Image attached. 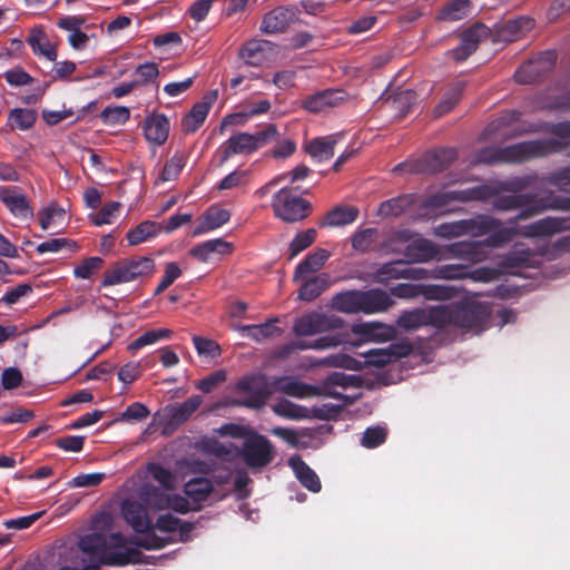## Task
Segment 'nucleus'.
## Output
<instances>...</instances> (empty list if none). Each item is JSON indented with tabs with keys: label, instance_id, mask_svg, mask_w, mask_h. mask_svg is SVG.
Listing matches in <instances>:
<instances>
[{
	"label": "nucleus",
	"instance_id": "f257e3e1",
	"mask_svg": "<svg viewBox=\"0 0 570 570\" xmlns=\"http://www.w3.org/2000/svg\"><path fill=\"white\" fill-rule=\"evenodd\" d=\"M546 130L558 139H537L504 147H485L478 153L476 159L487 165L522 164L559 153L570 144V120L549 124Z\"/></svg>",
	"mask_w": 570,
	"mask_h": 570
},
{
	"label": "nucleus",
	"instance_id": "f03ea898",
	"mask_svg": "<svg viewBox=\"0 0 570 570\" xmlns=\"http://www.w3.org/2000/svg\"><path fill=\"white\" fill-rule=\"evenodd\" d=\"M568 229H570L569 217L548 216L523 227H502L500 224L495 229L489 232L491 235L483 240L484 248L500 247L511 242L517 235L527 238L548 237Z\"/></svg>",
	"mask_w": 570,
	"mask_h": 570
},
{
	"label": "nucleus",
	"instance_id": "7ed1b4c3",
	"mask_svg": "<svg viewBox=\"0 0 570 570\" xmlns=\"http://www.w3.org/2000/svg\"><path fill=\"white\" fill-rule=\"evenodd\" d=\"M156 272V264L151 257H129L116 262L105 271L101 286H114L134 282L142 277H150Z\"/></svg>",
	"mask_w": 570,
	"mask_h": 570
},
{
	"label": "nucleus",
	"instance_id": "20e7f679",
	"mask_svg": "<svg viewBox=\"0 0 570 570\" xmlns=\"http://www.w3.org/2000/svg\"><path fill=\"white\" fill-rule=\"evenodd\" d=\"M274 216L285 223H297L309 216L312 204L293 194L292 188L283 187L272 199Z\"/></svg>",
	"mask_w": 570,
	"mask_h": 570
},
{
	"label": "nucleus",
	"instance_id": "39448f33",
	"mask_svg": "<svg viewBox=\"0 0 570 570\" xmlns=\"http://www.w3.org/2000/svg\"><path fill=\"white\" fill-rule=\"evenodd\" d=\"M499 225V219L489 216H480L478 218L439 224L433 227V235L446 239L468 234L472 236H483L489 234L490 230L495 229Z\"/></svg>",
	"mask_w": 570,
	"mask_h": 570
},
{
	"label": "nucleus",
	"instance_id": "423d86ee",
	"mask_svg": "<svg viewBox=\"0 0 570 570\" xmlns=\"http://www.w3.org/2000/svg\"><path fill=\"white\" fill-rule=\"evenodd\" d=\"M492 198V206L498 210L510 212L519 209V213L509 220L511 224L519 220H527L544 212V207L540 205L539 196L533 193L517 195L497 194Z\"/></svg>",
	"mask_w": 570,
	"mask_h": 570
},
{
	"label": "nucleus",
	"instance_id": "0eeeda50",
	"mask_svg": "<svg viewBox=\"0 0 570 570\" xmlns=\"http://www.w3.org/2000/svg\"><path fill=\"white\" fill-rule=\"evenodd\" d=\"M235 391L247 393L248 396L235 399L230 401V405L252 410H261L272 394L265 377L257 374L242 376L235 385Z\"/></svg>",
	"mask_w": 570,
	"mask_h": 570
},
{
	"label": "nucleus",
	"instance_id": "6e6552de",
	"mask_svg": "<svg viewBox=\"0 0 570 570\" xmlns=\"http://www.w3.org/2000/svg\"><path fill=\"white\" fill-rule=\"evenodd\" d=\"M557 53L552 50L540 52L522 63L514 72V79L521 85H532L546 78L554 68Z\"/></svg>",
	"mask_w": 570,
	"mask_h": 570
},
{
	"label": "nucleus",
	"instance_id": "1a4fd4ad",
	"mask_svg": "<svg viewBox=\"0 0 570 570\" xmlns=\"http://www.w3.org/2000/svg\"><path fill=\"white\" fill-rule=\"evenodd\" d=\"M345 322L337 315L322 312H311L298 317L293 326L297 336H312L318 333L341 330Z\"/></svg>",
	"mask_w": 570,
	"mask_h": 570
},
{
	"label": "nucleus",
	"instance_id": "9d476101",
	"mask_svg": "<svg viewBox=\"0 0 570 570\" xmlns=\"http://www.w3.org/2000/svg\"><path fill=\"white\" fill-rule=\"evenodd\" d=\"M493 193L494 190L490 185H480L462 190L438 191L428 196L424 206L426 208L438 209L452 202L466 203L471 200H488Z\"/></svg>",
	"mask_w": 570,
	"mask_h": 570
},
{
	"label": "nucleus",
	"instance_id": "9b49d317",
	"mask_svg": "<svg viewBox=\"0 0 570 570\" xmlns=\"http://www.w3.org/2000/svg\"><path fill=\"white\" fill-rule=\"evenodd\" d=\"M242 458L250 469H262L274 460L272 442L263 434L253 433L242 449Z\"/></svg>",
	"mask_w": 570,
	"mask_h": 570
},
{
	"label": "nucleus",
	"instance_id": "f8f14e48",
	"mask_svg": "<svg viewBox=\"0 0 570 570\" xmlns=\"http://www.w3.org/2000/svg\"><path fill=\"white\" fill-rule=\"evenodd\" d=\"M454 326L468 330H482L490 317L488 307L480 302H464L453 305Z\"/></svg>",
	"mask_w": 570,
	"mask_h": 570
},
{
	"label": "nucleus",
	"instance_id": "ddd939ff",
	"mask_svg": "<svg viewBox=\"0 0 570 570\" xmlns=\"http://www.w3.org/2000/svg\"><path fill=\"white\" fill-rule=\"evenodd\" d=\"M298 16L295 6H279L264 14L261 31L266 35L284 32Z\"/></svg>",
	"mask_w": 570,
	"mask_h": 570
},
{
	"label": "nucleus",
	"instance_id": "4468645a",
	"mask_svg": "<svg viewBox=\"0 0 570 570\" xmlns=\"http://www.w3.org/2000/svg\"><path fill=\"white\" fill-rule=\"evenodd\" d=\"M491 35L490 29L476 22L461 33L460 45L452 50V57L456 61L466 60L473 52L476 51L479 43Z\"/></svg>",
	"mask_w": 570,
	"mask_h": 570
},
{
	"label": "nucleus",
	"instance_id": "2eb2a0df",
	"mask_svg": "<svg viewBox=\"0 0 570 570\" xmlns=\"http://www.w3.org/2000/svg\"><path fill=\"white\" fill-rule=\"evenodd\" d=\"M410 263L405 262L404 266V278L405 279H424V278H442V279H460L468 275V271L464 265L460 264H446L438 266L432 271L425 268L411 267Z\"/></svg>",
	"mask_w": 570,
	"mask_h": 570
},
{
	"label": "nucleus",
	"instance_id": "dca6fc26",
	"mask_svg": "<svg viewBox=\"0 0 570 570\" xmlns=\"http://www.w3.org/2000/svg\"><path fill=\"white\" fill-rule=\"evenodd\" d=\"M458 157L455 148H438L428 151L416 163L415 170L420 173L436 174L448 169Z\"/></svg>",
	"mask_w": 570,
	"mask_h": 570
},
{
	"label": "nucleus",
	"instance_id": "f3484780",
	"mask_svg": "<svg viewBox=\"0 0 570 570\" xmlns=\"http://www.w3.org/2000/svg\"><path fill=\"white\" fill-rule=\"evenodd\" d=\"M346 97L347 95L344 90L325 89L306 96L302 100L301 106L308 112L318 114L341 105L346 100Z\"/></svg>",
	"mask_w": 570,
	"mask_h": 570
},
{
	"label": "nucleus",
	"instance_id": "a211bd4d",
	"mask_svg": "<svg viewBox=\"0 0 570 570\" xmlns=\"http://www.w3.org/2000/svg\"><path fill=\"white\" fill-rule=\"evenodd\" d=\"M121 514L136 533L154 530V523L148 517L145 507L137 501L124 500L121 503Z\"/></svg>",
	"mask_w": 570,
	"mask_h": 570
},
{
	"label": "nucleus",
	"instance_id": "6ab92c4d",
	"mask_svg": "<svg viewBox=\"0 0 570 570\" xmlns=\"http://www.w3.org/2000/svg\"><path fill=\"white\" fill-rule=\"evenodd\" d=\"M534 27V20L528 16H520L515 19H509L497 26L495 40L502 42H513L522 38Z\"/></svg>",
	"mask_w": 570,
	"mask_h": 570
},
{
	"label": "nucleus",
	"instance_id": "aec40b11",
	"mask_svg": "<svg viewBox=\"0 0 570 570\" xmlns=\"http://www.w3.org/2000/svg\"><path fill=\"white\" fill-rule=\"evenodd\" d=\"M255 151L252 134L239 132L229 137L217 150L219 160L217 166L222 167L232 155L250 154Z\"/></svg>",
	"mask_w": 570,
	"mask_h": 570
},
{
	"label": "nucleus",
	"instance_id": "412c9836",
	"mask_svg": "<svg viewBox=\"0 0 570 570\" xmlns=\"http://www.w3.org/2000/svg\"><path fill=\"white\" fill-rule=\"evenodd\" d=\"M0 200L18 218L27 219L33 216L28 198L18 193L16 187H0Z\"/></svg>",
	"mask_w": 570,
	"mask_h": 570
},
{
	"label": "nucleus",
	"instance_id": "4be33fe9",
	"mask_svg": "<svg viewBox=\"0 0 570 570\" xmlns=\"http://www.w3.org/2000/svg\"><path fill=\"white\" fill-rule=\"evenodd\" d=\"M448 253L454 258L464 259L472 264L480 263L487 257L484 242L481 240H463L450 244Z\"/></svg>",
	"mask_w": 570,
	"mask_h": 570
},
{
	"label": "nucleus",
	"instance_id": "5701e85b",
	"mask_svg": "<svg viewBox=\"0 0 570 570\" xmlns=\"http://www.w3.org/2000/svg\"><path fill=\"white\" fill-rule=\"evenodd\" d=\"M393 305V299L383 289L374 288L360 291V312L374 314L387 311Z\"/></svg>",
	"mask_w": 570,
	"mask_h": 570
},
{
	"label": "nucleus",
	"instance_id": "b1692460",
	"mask_svg": "<svg viewBox=\"0 0 570 570\" xmlns=\"http://www.w3.org/2000/svg\"><path fill=\"white\" fill-rule=\"evenodd\" d=\"M402 253L407 263H425L435 258L440 250L431 240L416 238L409 243Z\"/></svg>",
	"mask_w": 570,
	"mask_h": 570
},
{
	"label": "nucleus",
	"instance_id": "393cba45",
	"mask_svg": "<svg viewBox=\"0 0 570 570\" xmlns=\"http://www.w3.org/2000/svg\"><path fill=\"white\" fill-rule=\"evenodd\" d=\"M169 120L164 114H154L146 118L144 134L148 141L161 146L168 138Z\"/></svg>",
	"mask_w": 570,
	"mask_h": 570
},
{
	"label": "nucleus",
	"instance_id": "a878e982",
	"mask_svg": "<svg viewBox=\"0 0 570 570\" xmlns=\"http://www.w3.org/2000/svg\"><path fill=\"white\" fill-rule=\"evenodd\" d=\"M273 386L277 392L298 399L318 394V387L287 376L275 379Z\"/></svg>",
	"mask_w": 570,
	"mask_h": 570
},
{
	"label": "nucleus",
	"instance_id": "bb28decb",
	"mask_svg": "<svg viewBox=\"0 0 570 570\" xmlns=\"http://www.w3.org/2000/svg\"><path fill=\"white\" fill-rule=\"evenodd\" d=\"M358 209L355 206H335L327 212L318 223L320 227H338L354 223L358 217Z\"/></svg>",
	"mask_w": 570,
	"mask_h": 570
},
{
	"label": "nucleus",
	"instance_id": "cd10ccee",
	"mask_svg": "<svg viewBox=\"0 0 570 570\" xmlns=\"http://www.w3.org/2000/svg\"><path fill=\"white\" fill-rule=\"evenodd\" d=\"M538 180L539 176L535 173L499 180L495 186H490L494 190L491 197L502 191L513 195L523 194V190L532 188Z\"/></svg>",
	"mask_w": 570,
	"mask_h": 570
},
{
	"label": "nucleus",
	"instance_id": "c85d7f7f",
	"mask_svg": "<svg viewBox=\"0 0 570 570\" xmlns=\"http://www.w3.org/2000/svg\"><path fill=\"white\" fill-rule=\"evenodd\" d=\"M233 245L222 238L209 239L200 243L189 250V255L200 262H207L213 254L226 255L230 254Z\"/></svg>",
	"mask_w": 570,
	"mask_h": 570
},
{
	"label": "nucleus",
	"instance_id": "c756f323",
	"mask_svg": "<svg viewBox=\"0 0 570 570\" xmlns=\"http://www.w3.org/2000/svg\"><path fill=\"white\" fill-rule=\"evenodd\" d=\"M108 547L106 537L99 532L85 534L79 540V549L89 556V564L97 562L107 552Z\"/></svg>",
	"mask_w": 570,
	"mask_h": 570
},
{
	"label": "nucleus",
	"instance_id": "7c9ffc66",
	"mask_svg": "<svg viewBox=\"0 0 570 570\" xmlns=\"http://www.w3.org/2000/svg\"><path fill=\"white\" fill-rule=\"evenodd\" d=\"M289 465L293 469L297 480L307 490L317 493L321 491L322 484L317 474L302 460L295 455L289 459Z\"/></svg>",
	"mask_w": 570,
	"mask_h": 570
},
{
	"label": "nucleus",
	"instance_id": "2f4dec72",
	"mask_svg": "<svg viewBox=\"0 0 570 570\" xmlns=\"http://www.w3.org/2000/svg\"><path fill=\"white\" fill-rule=\"evenodd\" d=\"M330 252L324 248H317L309 253L295 268L294 281L305 279L309 274L321 269L327 258Z\"/></svg>",
	"mask_w": 570,
	"mask_h": 570
},
{
	"label": "nucleus",
	"instance_id": "473e14b6",
	"mask_svg": "<svg viewBox=\"0 0 570 570\" xmlns=\"http://www.w3.org/2000/svg\"><path fill=\"white\" fill-rule=\"evenodd\" d=\"M202 403L203 397L200 395H193L183 403L169 407V423L176 426L181 425L193 415L194 412H196Z\"/></svg>",
	"mask_w": 570,
	"mask_h": 570
},
{
	"label": "nucleus",
	"instance_id": "72a5a7b5",
	"mask_svg": "<svg viewBox=\"0 0 570 570\" xmlns=\"http://www.w3.org/2000/svg\"><path fill=\"white\" fill-rule=\"evenodd\" d=\"M161 230L160 223L144 220L126 234V239L130 246H136L156 237Z\"/></svg>",
	"mask_w": 570,
	"mask_h": 570
},
{
	"label": "nucleus",
	"instance_id": "f704fd0d",
	"mask_svg": "<svg viewBox=\"0 0 570 570\" xmlns=\"http://www.w3.org/2000/svg\"><path fill=\"white\" fill-rule=\"evenodd\" d=\"M37 117V111L33 109L13 108L8 114L7 126L10 130L26 131L35 126Z\"/></svg>",
	"mask_w": 570,
	"mask_h": 570
},
{
	"label": "nucleus",
	"instance_id": "c9c22d12",
	"mask_svg": "<svg viewBox=\"0 0 570 570\" xmlns=\"http://www.w3.org/2000/svg\"><path fill=\"white\" fill-rule=\"evenodd\" d=\"M330 287L328 276L320 274L306 279L298 289V298L312 302Z\"/></svg>",
	"mask_w": 570,
	"mask_h": 570
},
{
	"label": "nucleus",
	"instance_id": "e433bc0d",
	"mask_svg": "<svg viewBox=\"0 0 570 570\" xmlns=\"http://www.w3.org/2000/svg\"><path fill=\"white\" fill-rule=\"evenodd\" d=\"M209 109L210 104L207 101H199L195 104L181 120L183 131L186 134H193L197 131L206 120Z\"/></svg>",
	"mask_w": 570,
	"mask_h": 570
},
{
	"label": "nucleus",
	"instance_id": "4c0bfd02",
	"mask_svg": "<svg viewBox=\"0 0 570 570\" xmlns=\"http://www.w3.org/2000/svg\"><path fill=\"white\" fill-rule=\"evenodd\" d=\"M213 491L214 485L207 478H194L184 485V492L187 498L196 503L206 501Z\"/></svg>",
	"mask_w": 570,
	"mask_h": 570
},
{
	"label": "nucleus",
	"instance_id": "58836bf2",
	"mask_svg": "<svg viewBox=\"0 0 570 570\" xmlns=\"http://www.w3.org/2000/svg\"><path fill=\"white\" fill-rule=\"evenodd\" d=\"M230 218V214L227 209L210 207L206 210L204 216V223L193 232L194 236L204 234L213 230L226 224Z\"/></svg>",
	"mask_w": 570,
	"mask_h": 570
},
{
	"label": "nucleus",
	"instance_id": "ea45409f",
	"mask_svg": "<svg viewBox=\"0 0 570 570\" xmlns=\"http://www.w3.org/2000/svg\"><path fill=\"white\" fill-rule=\"evenodd\" d=\"M472 10L470 0H452L439 12L438 19L442 21H458L466 18Z\"/></svg>",
	"mask_w": 570,
	"mask_h": 570
},
{
	"label": "nucleus",
	"instance_id": "a19ab883",
	"mask_svg": "<svg viewBox=\"0 0 570 570\" xmlns=\"http://www.w3.org/2000/svg\"><path fill=\"white\" fill-rule=\"evenodd\" d=\"M169 497L161 489L153 485L145 484L140 490L141 501L153 510L168 509Z\"/></svg>",
	"mask_w": 570,
	"mask_h": 570
},
{
	"label": "nucleus",
	"instance_id": "79ce46f5",
	"mask_svg": "<svg viewBox=\"0 0 570 570\" xmlns=\"http://www.w3.org/2000/svg\"><path fill=\"white\" fill-rule=\"evenodd\" d=\"M331 307L334 311L347 314L360 313V291L342 292L334 295Z\"/></svg>",
	"mask_w": 570,
	"mask_h": 570
},
{
	"label": "nucleus",
	"instance_id": "37998d69",
	"mask_svg": "<svg viewBox=\"0 0 570 570\" xmlns=\"http://www.w3.org/2000/svg\"><path fill=\"white\" fill-rule=\"evenodd\" d=\"M273 412L284 419L299 421L309 417V410L303 405L295 404L289 400L282 399L272 405Z\"/></svg>",
	"mask_w": 570,
	"mask_h": 570
},
{
	"label": "nucleus",
	"instance_id": "c03bdc74",
	"mask_svg": "<svg viewBox=\"0 0 570 570\" xmlns=\"http://www.w3.org/2000/svg\"><path fill=\"white\" fill-rule=\"evenodd\" d=\"M426 325L442 330L449 325H454L453 305L434 306L426 311Z\"/></svg>",
	"mask_w": 570,
	"mask_h": 570
},
{
	"label": "nucleus",
	"instance_id": "a18cd8bd",
	"mask_svg": "<svg viewBox=\"0 0 570 570\" xmlns=\"http://www.w3.org/2000/svg\"><path fill=\"white\" fill-rule=\"evenodd\" d=\"M462 92V83H455L453 87L446 90L433 110L434 116L439 118L450 112L461 100Z\"/></svg>",
	"mask_w": 570,
	"mask_h": 570
},
{
	"label": "nucleus",
	"instance_id": "49530a36",
	"mask_svg": "<svg viewBox=\"0 0 570 570\" xmlns=\"http://www.w3.org/2000/svg\"><path fill=\"white\" fill-rule=\"evenodd\" d=\"M344 342V336L342 334L326 335L318 337L312 342L297 340L293 341L295 351H304V350H326L331 347H336Z\"/></svg>",
	"mask_w": 570,
	"mask_h": 570
},
{
	"label": "nucleus",
	"instance_id": "de8ad7c7",
	"mask_svg": "<svg viewBox=\"0 0 570 570\" xmlns=\"http://www.w3.org/2000/svg\"><path fill=\"white\" fill-rule=\"evenodd\" d=\"M130 561L134 560L128 558L127 548L125 551H112L108 548L107 552L97 562L87 564L81 570H99L100 566L122 567L130 564Z\"/></svg>",
	"mask_w": 570,
	"mask_h": 570
},
{
	"label": "nucleus",
	"instance_id": "09e8293b",
	"mask_svg": "<svg viewBox=\"0 0 570 570\" xmlns=\"http://www.w3.org/2000/svg\"><path fill=\"white\" fill-rule=\"evenodd\" d=\"M335 142L332 137L315 138L306 146V151L314 158L328 160L334 156Z\"/></svg>",
	"mask_w": 570,
	"mask_h": 570
},
{
	"label": "nucleus",
	"instance_id": "8fccbe9b",
	"mask_svg": "<svg viewBox=\"0 0 570 570\" xmlns=\"http://www.w3.org/2000/svg\"><path fill=\"white\" fill-rule=\"evenodd\" d=\"M535 254L530 248L513 249L503 258L505 267H533L537 263Z\"/></svg>",
	"mask_w": 570,
	"mask_h": 570
},
{
	"label": "nucleus",
	"instance_id": "3c124183",
	"mask_svg": "<svg viewBox=\"0 0 570 570\" xmlns=\"http://www.w3.org/2000/svg\"><path fill=\"white\" fill-rule=\"evenodd\" d=\"M171 333L168 328L146 331L128 345V351L135 353L146 345L154 344L163 338H169Z\"/></svg>",
	"mask_w": 570,
	"mask_h": 570
},
{
	"label": "nucleus",
	"instance_id": "603ef678",
	"mask_svg": "<svg viewBox=\"0 0 570 570\" xmlns=\"http://www.w3.org/2000/svg\"><path fill=\"white\" fill-rule=\"evenodd\" d=\"M396 324L399 327L404 328L406 331H413L422 326H425L426 311L422 308L405 311L399 316Z\"/></svg>",
	"mask_w": 570,
	"mask_h": 570
},
{
	"label": "nucleus",
	"instance_id": "864d4df0",
	"mask_svg": "<svg viewBox=\"0 0 570 570\" xmlns=\"http://www.w3.org/2000/svg\"><path fill=\"white\" fill-rule=\"evenodd\" d=\"M456 295V289L451 286L439 284H421L420 296L426 299L445 301L451 299Z\"/></svg>",
	"mask_w": 570,
	"mask_h": 570
},
{
	"label": "nucleus",
	"instance_id": "5fc2aeb1",
	"mask_svg": "<svg viewBox=\"0 0 570 570\" xmlns=\"http://www.w3.org/2000/svg\"><path fill=\"white\" fill-rule=\"evenodd\" d=\"M277 320L268 321L258 325H245L243 331L248 332V336L257 342L268 338L275 334H281L282 330L274 325Z\"/></svg>",
	"mask_w": 570,
	"mask_h": 570
},
{
	"label": "nucleus",
	"instance_id": "6e6d98bb",
	"mask_svg": "<svg viewBox=\"0 0 570 570\" xmlns=\"http://www.w3.org/2000/svg\"><path fill=\"white\" fill-rule=\"evenodd\" d=\"M62 249L73 253L78 249V245L75 240L68 238H50L37 246L39 254L58 253Z\"/></svg>",
	"mask_w": 570,
	"mask_h": 570
},
{
	"label": "nucleus",
	"instance_id": "4d7b16f0",
	"mask_svg": "<svg viewBox=\"0 0 570 570\" xmlns=\"http://www.w3.org/2000/svg\"><path fill=\"white\" fill-rule=\"evenodd\" d=\"M242 59L249 66H259L264 59L263 42L259 40L248 41L240 50Z\"/></svg>",
	"mask_w": 570,
	"mask_h": 570
},
{
	"label": "nucleus",
	"instance_id": "13d9d810",
	"mask_svg": "<svg viewBox=\"0 0 570 570\" xmlns=\"http://www.w3.org/2000/svg\"><path fill=\"white\" fill-rule=\"evenodd\" d=\"M377 235L376 228H365L356 232L352 237V247L362 253L370 252Z\"/></svg>",
	"mask_w": 570,
	"mask_h": 570
},
{
	"label": "nucleus",
	"instance_id": "bf43d9fd",
	"mask_svg": "<svg viewBox=\"0 0 570 570\" xmlns=\"http://www.w3.org/2000/svg\"><path fill=\"white\" fill-rule=\"evenodd\" d=\"M100 118L106 125H122L130 118V110L124 106L106 107L100 112Z\"/></svg>",
	"mask_w": 570,
	"mask_h": 570
},
{
	"label": "nucleus",
	"instance_id": "052dcab7",
	"mask_svg": "<svg viewBox=\"0 0 570 570\" xmlns=\"http://www.w3.org/2000/svg\"><path fill=\"white\" fill-rule=\"evenodd\" d=\"M405 261H394L382 265L377 272L376 277L381 283H386L390 279L404 278Z\"/></svg>",
	"mask_w": 570,
	"mask_h": 570
},
{
	"label": "nucleus",
	"instance_id": "680f3d73",
	"mask_svg": "<svg viewBox=\"0 0 570 570\" xmlns=\"http://www.w3.org/2000/svg\"><path fill=\"white\" fill-rule=\"evenodd\" d=\"M317 232L315 228H308L295 235L289 244L291 257H294L309 247L316 239Z\"/></svg>",
	"mask_w": 570,
	"mask_h": 570
},
{
	"label": "nucleus",
	"instance_id": "e2e57ef3",
	"mask_svg": "<svg viewBox=\"0 0 570 570\" xmlns=\"http://www.w3.org/2000/svg\"><path fill=\"white\" fill-rule=\"evenodd\" d=\"M409 205V202L406 197H394L391 199H387L383 203H381L379 207V215L382 217H390V216H400L402 215L406 207Z\"/></svg>",
	"mask_w": 570,
	"mask_h": 570
},
{
	"label": "nucleus",
	"instance_id": "0e129e2a",
	"mask_svg": "<svg viewBox=\"0 0 570 570\" xmlns=\"http://www.w3.org/2000/svg\"><path fill=\"white\" fill-rule=\"evenodd\" d=\"M150 412L148 407L140 403L134 402L126 407V410L120 413V415L116 419V422H140L149 416Z\"/></svg>",
	"mask_w": 570,
	"mask_h": 570
},
{
	"label": "nucleus",
	"instance_id": "69168bd1",
	"mask_svg": "<svg viewBox=\"0 0 570 570\" xmlns=\"http://www.w3.org/2000/svg\"><path fill=\"white\" fill-rule=\"evenodd\" d=\"M142 534V538L131 539L130 543L145 550H160L169 543L167 539L158 537L154 530Z\"/></svg>",
	"mask_w": 570,
	"mask_h": 570
},
{
	"label": "nucleus",
	"instance_id": "338daca9",
	"mask_svg": "<svg viewBox=\"0 0 570 570\" xmlns=\"http://www.w3.org/2000/svg\"><path fill=\"white\" fill-rule=\"evenodd\" d=\"M416 92L413 90H402L397 92L392 99V107L404 117L416 102Z\"/></svg>",
	"mask_w": 570,
	"mask_h": 570
},
{
	"label": "nucleus",
	"instance_id": "774afa93",
	"mask_svg": "<svg viewBox=\"0 0 570 570\" xmlns=\"http://www.w3.org/2000/svg\"><path fill=\"white\" fill-rule=\"evenodd\" d=\"M102 264L104 259L98 256L88 257L75 266L73 275L76 278L89 279L91 275L102 266Z\"/></svg>",
	"mask_w": 570,
	"mask_h": 570
}]
</instances>
